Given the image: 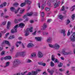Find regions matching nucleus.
<instances>
[{"label": "nucleus", "mask_w": 75, "mask_h": 75, "mask_svg": "<svg viewBox=\"0 0 75 75\" xmlns=\"http://www.w3.org/2000/svg\"><path fill=\"white\" fill-rule=\"evenodd\" d=\"M3 42V44H6L8 46H10V43H9V42L7 40H4Z\"/></svg>", "instance_id": "16"}, {"label": "nucleus", "mask_w": 75, "mask_h": 75, "mask_svg": "<svg viewBox=\"0 0 75 75\" xmlns=\"http://www.w3.org/2000/svg\"><path fill=\"white\" fill-rule=\"evenodd\" d=\"M37 55V53L36 52H34L32 53L30 55V57L31 58H33V57H36Z\"/></svg>", "instance_id": "15"}, {"label": "nucleus", "mask_w": 75, "mask_h": 75, "mask_svg": "<svg viewBox=\"0 0 75 75\" xmlns=\"http://www.w3.org/2000/svg\"><path fill=\"white\" fill-rule=\"evenodd\" d=\"M47 71L48 72L51 74H52L54 73V71L52 70L51 71H50V69H48L47 70Z\"/></svg>", "instance_id": "23"}, {"label": "nucleus", "mask_w": 75, "mask_h": 75, "mask_svg": "<svg viewBox=\"0 0 75 75\" xmlns=\"http://www.w3.org/2000/svg\"><path fill=\"white\" fill-rule=\"evenodd\" d=\"M70 34H71V33L69 32V30L67 33V36H69V35H70Z\"/></svg>", "instance_id": "46"}, {"label": "nucleus", "mask_w": 75, "mask_h": 75, "mask_svg": "<svg viewBox=\"0 0 75 75\" xmlns=\"http://www.w3.org/2000/svg\"><path fill=\"white\" fill-rule=\"evenodd\" d=\"M52 20L51 19H48L47 20V22L48 23H50V22H51Z\"/></svg>", "instance_id": "56"}, {"label": "nucleus", "mask_w": 75, "mask_h": 75, "mask_svg": "<svg viewBox=\"0 0 75 75\" xmlns=\"http://www.w3.org/2000/svg\"><path fill=\"white\" fill-rule=\"evenodd\" d=\"M50 65L51 67H54V64L52 62H51Z\"/></svg>", "instance_id": "41"}, {"label": "nucleus", "mask_w": 75, "mask_h": 75, "mask_svg": "<svg viewBox=\"0 0 75 75\" xmlns=\"http://www.w3.org/2000/svg\"><path fill=\"white\" fill-rule=\"evenodd\" d=\"M75 5L72 6L70 10L71 11H73L75 10Z\"/></svg>", "instance_id": "34"}, {"label": "nucleus", "mask_w": 75, "mask_h": 75, "mask_svg": "<svg viewBox=\"0 0 75 75\" xmlns=\"http://www.w3.org/2000/svg\"><path fill=\"white\" fill-rule=\"evenodd\" d=\"M62 66V63H60V64L58 65L59 67H61Z\"/></svg>", "instance_id": "50"}, {"label": "nucleus", "mask_w": 75, "mask_h": 75, "mask_svg": "<svg viewBox=\"0 0 75 75\" xmlns=\"http://www.w3.org/2000/svg\"><path fill=\"white\" fill-rule=\"evenodd\" d=\"M16 25L14 27L13 29H12L11 30V33H16L17 32V28L16 26Z\"/></svg>", "instance_id": "8"}, {"label": "nucleus", "mask_w": 75, "mask_h": 75, "mask_svg": "<svg viewBox=\"0 0 75 75\" xmlns=\"http://www.w3.org/2000/svg\"><path fill=\"white\" fill-rule=\"evenodd\" d=\"M44 12H43L41 13V16L42 17H43L44 16Z\"/></svg>", "instance_id": "42"}, {"label": "nucleus", "mask_w": 75, "mask_h": 75, "mask_svg": "<svg viewBox=\"0 0 75 75\" xmlns=\"http://www.w3.org/2000/svg\"><path fill=\"white\" fill-rule=\"evenodd\" d=\"M25 4H30L31 3V2L29 1V0H25Z\"/></svg>", "instance_id": "21"}, {"label": "nucleus", "mask_w": 75, "mask_h": 75, "mask_svg": "<svg viewBox=\"0 0 75 75\" xmlns=\"http://www.w3.org/2000/svg\"><path fill=\"white\" fill-rule=\"evenodd\" d=\"M70 22H71V21H69V20L68 19L67 20V24H69V23H70Z\"/></svg>", "instance_id": "48"}, {"label": "nucleus", "mask_w": 75, "mask_h": 75, "mask_svg": "<svg viewBox=\"0 0 75 75\" xmlns=\"http://www.w3.org/2000/svg\"><path fill=\"white\" fill-rule=\"evenodd\" d=\"M18 21H23V20L21 18H19V19H18Z\"/></svg>", "instance_id": "57"}, {"label": "nucleus", "mask_w": 75, "mask_h": 75, "mask_svg": "<svg viewBox=\"0 0 75 75\" xmlns=\"http://www.w3.org/2000/svg\"><path fill=\"white\" fill-rule=\"evenodd\" d=\"M47 0H43L42 1L43 3H46V2H47Z\"/></svg>", "instance_id": "58"}, {"label": "nucleus", "mask_w": 75, "mask_h": 75, "mask_svg": "<svg viewBox=\"0 0 75 75\" xmlns=\"http://www.w3.org/2000/svg\"><path fill=\"white\" fill-rule=\"evenodd\" d=\"M4 7V6H6V5H7V3L6 2H5L3 3L2 4Z\"/></svg>", "instance_id": "47"}, {"label": "nucleus", "mask_w": 75, "mask_h": 75, "mask_svg": "<svg viewBox=\"0 0 75 75\" xmlns=\"http://www.w3.org/2000/svg\"><path fill=\"white\" fill-rule=\"evenodd\" d=\"M53 1L54 3H56L54 6V8L58 7L61 3L60 1L58 0H53Z\"/></svg>", "instance_id": "3"}, {"label": "nucleus", "mask_w": 75, "mask_h": 75, "mask_svg": "<svg viewBox=\"0 0 75 75\" xmlns=\"http://www.w3.org/2000/svg\"><path fill=\"white\" fill-rule=\"evenodd\" d=\"M26 62H28V63L31 62V60H30V59H27L26 60Z\"/></svg>", "instance_id": "40"}, {"label": "nucleus", "mask_w": 75, "mask_h": 75, "mask_svg": "<svg viewBox=\"0 0 75 75\" xmlns=\"http://www.w3.org/2000/svg\"><path fill=\"white\" fill-rule=\"evenodd\" d=\"M59 71H60V72H62V71H63L62 69H59Z\"/></svg>", "instance_id": "63"}, {"label": "nucleus", "mask_w": 75, "mask_h": 75, "mask_svg": "<svg viewBox=\"0 0 75 75\" xmlns=\"http://www.w3.org/2000/svg\"><path fill=\"white\" fill-rule=\"evenodd\" d=\"M33 27H31L30 28H28L26 30L25 33V36H27L29 35V31L30 32H33Z\"/></svg>", "instance_id": "1"}, {"label": "nucleus", "mask_w": 75, "mask_h": 75, "mask_svg": "<svg viewBox=\"0 0 75 75\" xmlns=\"http://www.w3.org/2000/svg\"><path fill=\"white\" fill-rule=\"evenodd\" d=\"M51 10V9L50 8L48 7H46L45 8V11H49L50 10Z\"/></svg>", "instance_id": "35"}, {"label": "nucleus", "mask_w": 75, "mask_h": 75, "mask_svg": "<svg viewBox=\"0 0 75 75\" xmlns=\"http://www.w3.org/2000/svg\"><path fill=\"white\" fill-rule=\"evenodd\" d=\"M62 53L63 54H64V55H68V54H69V52H65V50H63Z\"/></svg>", "instance_id": "20"}, {"label": "nucleus", "mask_w": 75, "mask_h": 75, "mask_svg": "<svg viewBox=\"0 0 75 75\" xmlns=\"http://www.w3.org/2000/svg\"><path fill=\"white\" fill-rule=\"evenodd\" d=\"M60 48V46L58 44H56L54 45V48L56 50H59Z\"/></svg>", "instance_id": "12"}, {"label": "nucleus", "mask_w": 75, "mask_h": 75, "mask_svg": "<svg viewBox=\"0 0 75 75\" xmlns=\"http://www.w3.org/2000/svg\"><path fill=\"white\" fill-rule=\"evenodd\" d=\"M10 24H11L10 22V21L8 22L7 25V29H9L10 27Z\"/></svg>", "instance_id": "22"}, {"label": "nucleus", "mask_w": 75, "mask_h": 75, "mask_svg": "<svg viewBox=\"0 0 75 75\" xmlns=\"http://www.w3.org/2000/svg\"><path fill=\"white\" fill-rule=\"evenodd\" d=\"M38 6L39 8H41V6L40 5V3H38Z\"/></svg>", "instance_id": "62"}, {"label": "nucleus", "mask_w": 75, "mask_h": 75, "mask_svg": "<svg viewBox=\"0 0 75 75\" xmlns=\"http://www.w3.org/2000/svg\"><path fill=\"white\" fill-rule=\"evenodd\" d=\"M10 65V62H6V65L4 66V67H8Z\"/></svg>", "instance_id": "25"}, {"label": "nucleus", "mask_w": 75, "mask_h": 75, "mask_svg": "<svg viewBox=\"0 0 75 75\" xmlns=\"http://www.w3.org/2000/svg\"><path fill=\"white\" fill-rule=\"evenodd\" d=\"M52 2H53L52 0H50V1H49L48 2H47V4H48L47 6H50V3H52Z\"/></svg>", "instance_id": "24"}, {"label": "nucleus", "mask_w": 75, "mask_h": 75, "mask_svg": "<svg viewBox=\"0 0 75 75\" xmlns=\"http://www.w3.org/2000/svg\"><path fill=\"white\" fill-rule=\"evenodd\" d=\"M15 37L14 36V35H11L8 38H9V39H10V40H11L12 39H13V38H14Z\"/></svg>", "instance_id": "27"}, {"label": "nucleus", "mask_w": 75, "mask_h": 75, "mask_svg": "<svg viewBox=\"0 0 75 75\" xmlns=\"http://www.w3.org/2000/svg\"><path fill=\"white\" fill-rule=\"evenodd\" d=\"M4 53H5V52L4 51H3L1 53V55H3L4 54Z\"/></svg>", "instance_id": "52"}, {"label": "nucleus", "mask_w": 75, "mask_h": 75, "mask_svg": "<svg viewBox=\"0 0 75 75\" xmlns=\"http://www.w3.org/2000/svg\"><path fill=\"white\" fill-rule=\"evenodd\" d=\"M60 10L61 11H64L65 10V7H64V6H62V9H61Z\"/></svg>", "instance_id": "43"}, {"label": "nucleus", "mask_w": 75, "mask_h": 75, "mask_svg": "<svg viewBox=\"0 0 75 75\" xmlns=\"http://www.w3.org/2000/svg\"><path fill=\"white\" fill-rule=\"evenodd\" d=\"M11 57L10 56H6L4 58V59L6 60V59H11Z\"/></svg>", "instance_id": "17"}, {"label": "nucleus", "mask_w": 75, "mask_h": 75, "mask_svg": "<svg viewBox=\"0 0 75 75\" xmlns=\"http://www.w3.org/2000/svg\"><path fill=\"white\" fill-rule=\"evenodd\" d=\"M24 53H25L24 52H22L18 53L16 54V56L17 57H18V56H20V57H23V56H24Z\"/></svg>", "instance_id": "4"}, {"label": "nucleus", "mask_w": 75, "mask_h": 75, "mask_svg": "<svg viewBox=\"0 0 75 75\" xmlns=\"http://www.w3.org/2000/svg\"><path fill=\"white\" fill-rule=\"evenodd\" d=\"M16 9L14 7H11L10 8V10L12 12H14L15 11Z\"/></svg>", "instance_id": "29"}, {"label": "nucleus", "mask_w": 75, "mask_h": 75, "mask_svg": "<svg viewBox=\"0 0 75 75\" xmlns=\"http://www.w3.org/2000/svg\"><path fill=\"white\" fill-rule=\"evenodd\" d=\"M24 11H25V9H23L22 10H21L19 12V13L20 14H23V13L24 12Z\"/></svg>", "instance_id": "31"}, {"label": "nucleus", "mask_w": 75, "mask_h": 75, "mask_svg": "<svg viewBox=\"0 0 75 75\" xmlns=\"http://www.w3.org/2000/svg\"><path fill=\"white\" fill-rule=\"evenodd\" d=\"M59 17L61 20H62L64 18V16L62 15H60L59 16Z\"/></svg>", "instance_id": "36"}, {"label": "nucleus", "mask_w": 75, "mask_h": 75, "mask_svg": "<svg viewBox=\"0 0 75 75\" xmlns=\"http://www.w3.org/2000/svg\"><path fill=\"white\" fill-rule=\"evenodd\" d=\"M16 25L17 28L19 27H20L21 28H23L24 27L25 25L23 23H21L19 25Z\"/></svg>", "instance_id": "7"}, {"label": "nucleus", "mask_w": 75, "mask_h": 75, "mask_svg": "<svg viewBox=\"0 0 75 75\" xmlns=\"http://www.w3.org/2000/svg\"><path fill=\"white\" fill-rule=\"evenodd\" d=\"M54 62H58V61L57 59H56L55 61H54Z\"/></svg>", "instance_id": "61"}, {"label": "nucleus", "mask_w": 75, "mask_h": 75, "mask_svg": "<svg viewBox=\"0 0 75 75\" xmlns=\"http://www.w3.org/2000/svg\"><path fill=\"white\" fill-rule=\"evenodd\" d=\"M21 44V42L17 41L15 44L16 47H18V45Z\"/></svg>", "instance_id": "18"}, {"label": "nucleus", "mask_w": 75, "mask_h": 75, "mask_svg": "<svg viewBox=\"0 0 75 75\" xmlns=\"http://www.w3.org/2000/svg\"><path fill=\"white\" fill-rule=\"evenodd\" d=\"M49 46L50 48H54V45H53L51 44H49Z\"/></svg>", "instance_id": "32"}, {"label": "nucleus", "mask_w": 75, "mask_h": 75, "mask_svg": "<svg viewBox=\"0 0 75 75\" xmlns=\"http://www.w3.org/2000/svg\"><path fill=\"white\" fill-rule=\"evenodd\" d=\"M43 35H48V33L46 32H43Z\"/></svg>", "instance_id": "30"}, {"label": "nucleus", "mask_w": 75, "mask_h": 75, "mask_svg": "<svg viewBox=\"0 0 75 75\" xmlns=\"http://www.w3.org/2000/svg\"><path fill=\"white\" fill-rule=\"evenodd\" d=\"M45 8V7L43 6V5L41 6L42 10H43Z\"/></svg>", "instance_id": "54"}, {"label": "nucleus", "mask_w": 75, "mask_h": 75, "mask_svg": "<svg viewBox=\"0 0 75 75\" xmlns=\"http://www.w3.org/2000/svg\"><path fill=\"white\" fill-rule=\"evenodd\" d=\"M41 38L40 37H37L35 38V40L38 41H41Z\"/></svg>", "instance_id": "19"}, {"label": "nucleus", "mask_w": 75, "mask_h": 75, "mask_svg": "<svg viewBox=\"0 0 75 75\" xmlns=\"http://www.w3.org/2000/svg\"><path fill=\"white\" fill-rule=\"evenodd\" d=\"M70 41L74 42L75 41V33L74 32L72 35L71 36L70 38Z\"/></svg>", "instance_id": "5"}, {"label": "nucleus", "mask_w": 75, "mask_h": 75, "mask_svg": "<svg viewBox=\"0 0 75 75\" xmlns=\"http://www.w3.org/2000/svg\"><path fill=\"white\" fill-rule=\"evenodd\" d=\"M47 27V24L45 23H44L43 24V26H42L41 27V30H44Z\"/></svg>", "instance_id": "10"}, {"label": "nucleus", "mask_w": 75, "mask_h": 75, "mask_svg": "<svg viewBox=\"0 0 75 75\" xmlns=\"http://www.w3.org/2000/svg\"><path fill=\"white\" fill-rule=\"evenodd\" d=\"M6 21H5L2 23V25H6Z\"/></svg>", "instance_id": "53"}, {"label": "nucleus", "mask_w": 75, "mask_h": 75, "mask_svg": "<svg viewBox=\"0 0 75 75\" xmlns=\"http://www.w3.org/2000/svg\"><path fill=\"white\" fill-rule=\"evenodd\" d=\"M32 74H33V75H37V72L34 71H32L31 73L29 72L28 73V75H32Z\"/></svg>", "instance_id": "11"}, {"label": "nucleus", "mask_w": 75, "mask_h": 75, "mask_svg": "<svg viewBox=\"0 0 75 75\" xmlns=\"http://www.w3.org/2000/svg\"><path fill=\"white\" fill-rule=\"evenodd\" d=\"M6 31L7 30H5L4 31H2L1 32V33H3V34H4L6 33Z\"/></svg>", "instance_id": "51"}, {"label": "nucleus", "mask_w": 75, "mask_h": 75, "mask_svg": "<svg viewBox=\"0 0 75 75\" xmlns=\"http://www.w3.org/2000/svg\"><path fill=\"white\" fill-rule=\"evenodd\" d=\"M66 31L64 29H62L60 31V33L63 34V36H65L66 35Z\"/></svg>", "instance_id": "13"}, {"label": "nucleus", "mask_w": 75, "mask_h": 75, "mask_svg": "<svg viewBox=\"0 0 75 75\" xmlns=\"http://www.w3.org/2000/svg\"><path fill=\"white\" fill-rule=\"evenodd\" d=\"M18 5H19V4L17 2L14 3L13 4V6H14V7H17Z\"/></svg>", "instance_id": "26"}, {"label": "nucleus", "mask_w": 75, "mask_h": 75, "mask_svg": "<svg viewBox=\"0 0 75 75\" xmlns=\"http://www.w3.org/2000/svg\"><path fill=\"white\" fill-rule=\"evenodd\" d=\"M27 71H25L23 73H21V74L22 75H24V74H27Z\"/></svg>", "instance_id": "44"}, {"label": "nucleus", "mask_w": 75, "mask_h": 75, "mask_svg": "<svg viewBox=\"0 0 75 75\" xmlns=\"http://www.w3.org/2000/svg\"><path fill=\"white\" fill-rule=\"evenodd\" d=\"M20 64H21V62L20 61V60L18 59H16L14 61L13 66L14 67H16L17 65H19Z\"/></svg>", "instance_id": "2"}, {"label": "nucleus", "mask_w": 75, "mask_h": 75, "mask_svg": "<svg viewBox=\"0 0 75 75\" xmlns=\"http://www.w3.org/2000/svg\"><path fill=\"white\" fill-rule=\"evenodd\" d=\"M20 10V8H18V9L17 10H16L15 11V14H16V13H18V11Z\"/></svg>", "instance_id": "39"}, {"label": "nucleus", "mask_w": 75, "mask_h": 75, "mask_svg": "<svg viewBox=\"0 0 75 75\" xmlns=\"http://www.w3.org/2000/svg\"><path fill=\"white\" fill-rule=\"evenodd\" d=\"M10 33H8L6 34L5 37H4L5 38H7L8 37V35H9Z\"/></svg>", "instance_id": "37"}, {"label": "nucleus", "mask_w": 75, "mask_h": 75, "mask_svg": "<svg viewBox=\"0 0 75 75\" xmlns=\"http://www.w3.org/2000/svg\"><path fill=\"white\" fill-rule=\"evenodd\" d=\"M38 64L39 65H42V62H39Z\"/></svg>", "instance_id": "60"}, {"label": "nucleus", "mask_w": 75, "mask_h": 75, "mask_svg": "<svg viewBox=\"0 0 75 75\" xmlns=\"http://www.w3.org/2000/svg\"><path fill=\"white\" fill-rule=\"evenodd\" d=\"M34 44L31 43H30L28 44L27 47H28V48H31V47H34Z\"/></svg>", "instance_id": "14"}, {"label": "nucleus", "mask_w": 75, "mask_h": 75, "mask_svg": "<svg viewBox=\"0 0 75 75\" xmlns=\"http://www.w3.org/2000/svg\"><path fill=\"white\" fill-rule=\"evenodd\" d=\"M36 32H37V30H35V32H34L32 33L33 35H35V34H36Z\"/></svg>", "instance_id": "55"}, {"label": "nucleus", "mask_w": 75, "mask_h": 75, "mask_svg": "<svg viewBox=\"0 0 75 75\" xmlns=\"http://www.w3.org/2000/svg\"><path fill=\"white\" fill-rule=\"evenodd\" d=\"M28 20H29L28 19V18H26V19L25 20V21H24V22H26V21H28Z\"/></svg>", "instance_id": "64"}, {"label": "nucleus", "mask_w": 75, "mask_h": 75, "mask_svg": "<svg viewBox=\"0 0 75 75\" xmlns=\"http://www.w3.org/2000/svg\"><path fill=\"white\" fill-rule=\"evenodd\" d=\"M25 4H25V2L23 3H21L20 4V6H21V7H24V6L25 5Z\"/></svg>", "instance_id": "33"}, {"label": "nucleus", "mask_w": 75, "mask_h": 75, "mask_svg": "<svg viewBox=\"0 0 75 75\" xmlns=\"http://www.w3.org/2000/svg\"><path fill=\"white\" fill-rule=\"evenodd\" d=\"M3 7H4L3 6V4H1L0 5V8H2Z\"/></svg>", "instance_id": "59"}, {"label": "nucleus", "mask_w": 75, "mask_h": 75, "mask_svg": "<svg viewBox=\"0 0 75 75\" xmlns=\"http://www.w3.org/2000/svg\"><path fill=\"white\" fill-rule=\"evenodd\" d=\"M41 69H38L36 70V71H35V72H40V71H41Z\"/></svg>", "instance_id": "49"}, {"label": "nucleus", "mask_w": 75, "mask_h": 75, "mask_svg": "<svg viewBox=\"0 0 75 75\" xmlns=\"http://www.w3.org/2000/svg\"><path fill=\"white\" fill-rule=\"evenodd\" d=\"M38 58H42L43 57V54L42 52L40 51L38 52Z\"/></svg>", "instance_id": "9"}, {"label": "nucleus", "mask_w": 75, "mask_h": 75, "mask_svg": "<svg viewBox=\"0 0 75 75\" xmlns=\"http://www.w3.org/2000/svg\"><path fill=\"white\" fill-rule=\"evenodd\" d=\"M52 41V38H49L47 40V41L48 42H51Z\"/></svg>", "instance_id": "28"}, {"label": "nucleus", "mask_w": 75, "mask_h": 75, "mask_svg": "<svg viewBox=\"0 0 75 75\" xmlns=\"http://www.w3.org/2000/svg\"><path fill=\"white\" fill-rule=\"evenodd\" d=\"M33 12L28 13L26 15H25L23 16V18H25L27 17V16H31L33 15Z\"/></svg>", "instance_id": "6"}, {"label": "nucleus", "mask_w": 75, "mask_h": 75, "mask_svg": "<svg viewBox=\"0 0 75 75\" xmlns=\"http://www.w3.org/2000/svg\"><path fill=\"white\" fill-rule=\"evenodd\" d=\"M71 18L72 20H74V18H75V14H73L71 16Z\"/></svg>", "instance_id": "45"}, {"label": "nucleus", "mask_w": 75, "mask_h": 75, "mask_svg": "<svg viewBox=\"0 0 75 75\" xmlns=\"http://www.w3.org/2000/svg\"><path fill=\"white\" fill-rule=\"evenodd\" d=\"M54 57H55V56H54V55L53 54L52 56V61H54L55 60V58H54Z\"/></svg>", "instance_id": "38"}]
</instances>
